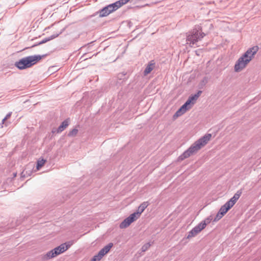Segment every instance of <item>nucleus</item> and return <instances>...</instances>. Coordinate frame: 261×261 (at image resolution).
I'll list each match as a JSON object with an SVG mask.
<instances>
[{
    "instance_id": "f257e3e1",
    "label": "nucleus",
    "mask_w": 261,
    "mask_h": 261,
    "mask_svg": "<svg viewBox=\"0 0 261 261\" xmlns=\"http://www.w3.org/2000/svg\"><path fill=\"white\" fill-rule=\"evenodd\" d=\"M212 135L211 134H206L204 136L197 140L178 157V160L182 161L197 152L208 143Z\"/></svg>"
},
{
    "instance_id": "f03ea898",
    "label": "nucleus",
    "mask_w": 261,
    "mask_h": 261,
    "mask_svg": "<svg viewBox=\"0 0 261 261\" xmlns=\"http://www.w3.org/2000/svg\"><path fill=\"white\" fill-rule=\"evenodd\" d=\"M206 34L202 32L200 25H196L193 29L187 33L186 44L191 47H195L197 43L201 41Z\"/></svg>"
},
{
    "instance_id": "7ed1b4c3",
    "label": "nucleus",
    "mask_w": 261,
    "mask_h": 261,
    "mask_svg": "<svg viewBox=\"0 0 261 261\" xmlns=\"http://www.w3.org/2000/svg\"><path fill=\"white\" fill-rule=\"evenodd\" d=\"M43 56L34 55L25 57L16 62L15 66L20 70L30 68L36 64Z\"/></svg>"
},
{
    "instance_id": "20e7f679",
    "label": "nucleus",
    "mask_w": 261,
    "mask_h": 261,
    "mask_svg": "<svg viewBox=\"0 0 261 261\" xmlns=\"http://www.w3.org/2000/svg\"><path fill=\"white\" fill-rule=\"evenodd\" d=\"M242 193V190H238L228 201L220 208V215H224L236 203Z\"/></svg>"
},
{
    "instance_id": "39448f33",
    "label": "nucleus",
    "mask_w": 261,
    "mask_h": 261,
    "mask_svg": "<svg viewBox=\"0 0 261 261\" xmlns=\"http://www.w3.org/2000/svg\"><path fill=\"white\" fill-rule=\"evenodd\" d=\"M250 61V58H246V57H244V55H243L237 61L234 65V71L236 72L240 71L246 67Z\"/></svg>"
},
{
    "instance_id": "423d86ee",
    "label": "nucleus",
    "mask_w": 261,
    "mask_h": 261,
    "mask_svg": "<svg viewBox=\"0 0 261 261\" xmlns=\"http://www.w3.org/2000/svg\"><path fill=\"white\" fill-rule=\"evenodd\" d=\"M64 245H62V244L59 246L48 252L46 254V257L50 259L66 251L67 247H65L64 248Z\"/></svg>"
},
{
    "instance_id": "0eeeda50",
    "label": "nucleus",
    "mask_w": 261,
    "mask_h": 261,
    "mask_svg": "<svg viewBox=\"0 0 261 261\" xmlns=\"http://www.w3.org/2000/svg\"><path fill=\"white\" fill-rule=\"evenodd\" d=\"M204 225H205V224H200L199 223L197 225L195 226L191 231L189 232L187 236V238L189 239L197 236L201 230L204 228Z\"/></svg>"
},
{
    "instance_id": "6e6552de",
    "label": "nucleus",
    "mask_w": 261,
    "mask_h": 261,
    "mask_svg": "<svg viewBox=\"0 0 261 261\" xmlns=\"http://www.w3.org/2000/svg\"><path fill=\"white\" fill-rule=\"evenodd\" d=\"M258 46H254L251 48H249L247 49V50L244 53V57H246V58L247 59H251V60H252V58L254 57V56L256 54L257 51L258 50Z\"/></svg>"
},
{
    "instance_id": "1a4fd4ad",
    "label": "nucleus",
    "mask_w": 261,
    "mask_h": 261,
    "mask_svg": "<svg viewBox=\"0 0 261 261\" xmlns=\"http://www.w3.org/2000/svg\"><path fill=\"white\" fill-rule=\"evenodd\" d=\"M112 11L109 8L108 5L102 9L100 10L96 13H99L100 17H103L108 16L109 14L112 13Z\"/></svg>"
},
{
    "instance_id": "9d476101",
    "label": "nucleus",
    "mask_w": 261,
    "mask_h": 261,
    "mask_svg": "<svg viewBox=\"0 0 261 261\" xmlns=\"http://www.w3.org/2000/svg\"><path fill=\"white\" fill-rule=\"evenodd\" d=\"M62 33V32L61 31L59 33H55V34H53L52 35H51L50 37L44 38L41 41L39 42L38 44L33 45L32 47H34V46H36L38 45L42 44L45 43L52 39H54L57 38L58 36H59V35L61 34Z\"/></svg>"
},
{
    "instance_id": "9b49d317",
    "label": "nucleus",
    "mask_w": 261,
    "mask_h": 261,
    "mask_svg": "<svg viewBox=\"0 0 261 261\" xmlns=\"http://www.w3.org/2000/svg\"><path fill=\"white\" fill-rule=\"evenodd\" d=\"M201 93H202L201 91H200V90L198 91L197 93L195 94L194 95H192L190 96L188 98V100L187 101H189V103L191 106L194 105V103H195L196 101L197 100L198 98L199 97V96L200 95Z\"/></svg>"
},
{
    "instance_id": "f8f14e48",
    "label": "nucleus",
    "mask_w": 261,
    "mask_h": 261,
    "mask_svg": "<svg viewBox=\"0 0 261 261\" xmlns=\"http://www.w3.org/2000/svg\"><path fill=\"white\" fill-rule=\"evenodd\" d=\"M69 119H66L63 121L61 124L57 129V133H61L63 132L69 124Z\"/></svg>"
},
{
    "instance_id": "ddd939ff",
    "label": "nucleus",
    "mask_w": 261,
    "mask_h": 261,
    "mask_svg": "<svg viewBox=\"0 0 261 261\" xmlns=\"http://www.w3.org/2000/svg\"><path fill=\"white\" fill-rule=\"evenodd\" d=\"M113 244L112 243L108 244L102 248L99 252L98 253L103 257L105 254L109 252L111 248L112 247Z\"/></svg>"
},
{
    "instance_id": "4468645a",
    "label": "nucleus",
    "mask_w": 261,
    "mask_h": 261,
    "mask_svg": "<svg viewBox=\"0 0 261 261\" xmlns=\"http://www.w3.org/2000/svg\"><path fill=\"white\" fill-rule=\"evenodd\" d=\"M154 66L155 63H154L153 61L150 62L144 71V75H146L149 74L153 70Z\"/></svg>"
},
{
    "instance_id": "2eb2a0df",
    "label": "nucleus",
    "mask_w": 261,
    "mask_h": 261,
    "mask_svg": "<svg viewBox=\"0 0 261 261\" xmlns=\"http://www.w3.org/2000/svg\"><path fill=\"white\" fill-rule=\"evenodd\" d=\"M133 222V221L131 220V219L128 216L120 223L119 227L121 229L125 228Z\"/></svg>"
},
{
    "instance_id": "dca6fc26",
    "label": "nucleus",
    "mask_w": 261,
    "mask_h": 261,
    "mask_svg": "<svg viewBox=\"0 0 261 261\" xmlns=\"http://www.w3.org/2000/svg\"><path fill=\"white\" fill-rule=\"evenodd\" d=\"M149 205L148 202L147 201L143 202L142 203L140 206L138 207V210L137 211V213H139V215L144 212L145 209Z\"/></svg>"
},
{
    "instance_id": "f3484780",
    "label": "nucleus",
    "mask_w": 261,
    "mask_h": 261,
    "mask_svg": "<svg viewBox=\"0 0 261 261\" xmlns=\"http://www.w3.org/2000/svg\"><path fill=\"white\" fill-rule=\"evenodd\" d=\"M108 6L109 8L111 10L112 12L117 10L118 8L120 7V5H119V3H118V1L112 4L109 5Z\"/></svg>"
},
{
    "instance_id": "a211bd4d",
    "label": "nucleus",
    "mask_w": 261,
    "mask_h": 261,
    "mask_svg": "<svg viewBox=\"0 0 261 261\" xmlns=\"http://www.w3.org/2000/svg\"><path fill=\"white\" fill-rule=\"evenodd\" d=\"M186 111H185L184 109H182L181 107H180L174 114L173 118H177L179 116H180L181 115H183L184 113H185Z\"/></svg>"
},
{
    "instance_id": "6ab92c4d",
    "label": "nucleus",
    "mask_w": 261,
    "mask_h": 261,
    "mask_svg": "<svg viewBox=\"0 0 261 261\" xmlns=\"http://www.w3.org/2000/svg\"><path fill=\"white\" fill-rule=\"evenodd\" d=\"M186 111H185L184 109H182L181 107H180L174 114L173 118H177L179 116H180L181 115H183L184 113H185Z\"/></svg>"
},
{
    "instance_id": "aec40b11",
    "label": "nucleus",
    "mask_w": 261,
    "mask_h": 261,
    "mask_svg": "<svg viewBox=\"0 0 261 261\" xmlns=\"http://www.w3.org/2000/svg\"><path fill=\"white\" fill-rule=\"evenodd\" d=\"M129 217L130 219H131V220L133 221V222H134L137 219H138L140 217V216L139 215V213L135 212L130 214Z\"/></svg>"
},
{
    "instance_id": "412c9836",
    "label": "nucleus",
    "mask_w": 261,
    "mask_h": 261,
    "mask_svg": "<svg viewBox=\"0 0 261 261\" xmlns=\"http://www.w3.org/2000/svg\"><path fill=\"white\" fill-rule=\"evenodd\" d=\"M46 160L42 159L37 161L36 168L39 170L45 164Z\"/></svg>"
},
{
    "instance_id": "4be33fe9",
    "label": "nucleus",
    "mask_w": 261,
    "mask_h": 261,
    "mask_svg": "<svg viewBox=\"0 0 261 261\" xmlns=\"http://www.w3.org/2000/svg\"><path fill=\"white\" fill-rule=\"evenodd\" d=\"M182 109H184L185 111H187L190 109L192 106L189 103V101H186V102L181 107Z\"/></svg>"
},
{
    "instance_id": "5701e85b",
    "label": "nucleus",
    "mask_w": 261,
    "mask_h": 261,
    "mask_svg": "<svg viewBox=\"0 0 261 261\" xmlns=\"http://www.w3.org/2000/svg\"><path fill=\"white\" fill-rule=\"evenodd\" d=\"M212 220V218H211V216H210V217H207V218H206L205 219H204V220L202 221L200 223V224H205V225H204V228H205L206 226V225L211 222Z\"/></svg>"
},
{
    "instance_id": "b1692460",
    "label": "nucleus",
    "mask_w": 261,
    "mask_h": 261,
    "mask_svg": "<svg viewBox=\"0 0 261 261\" xmlns=\"http://www.w3.org/2000/svg\"><path fill=\"white\" fill-rule=\"evenodd\" d=\"M77 133L78 129L75 128L69 132L68 136L69 137H74L77 135Z\"/></svg>"
},
{
    "instance_id": "393cba45",
    "label": "nucleus",
    "mask_w": 261,
    "mask_h": 261,
    "mask_svg": "<svg viewBox=\"0 0 261 261\" xmlns=\"http://www.w3.org/2000/svg\"><path fill=\"white\" fill-rule=\"evenodd\" d=\"M151 244L150 243H147L145 244L141 248V250L142 252H145L148 249V248L150 247Z\"/></svg>"
},
{
    "instance_id": "a878e982",
    "label": "nucleus",
    "mask_w": 261,
    "mask_h": 261,
    "mask_svg": "<svg viewBox=\"0 0 261 261\" xmlns=\"http://www.w3.org/2000/svg\"><path fill=\"white\" fill-rule=\"evenodd\" d=\"M102 258V256L98 253L96 255L93 256L91 261H100Z\"/></svg>"
},
{
    "instance_id": "bb28decb",
    "label": "nucleus",
    "mask_w": 261,
    "mask_h": 261,
    "mask_svg": "<svg viewBox=\"0 0 261 261\" xmlns=\"http://www.w3.org/2000/svg\"><path fill=\"white\" fill-rule=\"evenodd\" d=\"M73 241H69L62 244V245H64V247L65 248V247H66L67 250L73 244Z\"/></svg>"
},
{
    "instance_id": "cd10ccee",
    "label": "nucleus",
    "mask_w": 261,
    "mask_h": 261,
    "mask_svg": "<svg viewBox=\"0 0 261 261\" xmlns=\"http://www.w3.org/2000/svg\"><path fill=\"white\" fill-rule=\"evenodd\" d=\"M223 216V215H220V213L218 212V214H217V215L216 216V217H215L214 219V221H219L220 219H221L222 218V217Z\"/></svg>"
},
{
    "instance_id": "c85d7f7f",
    "label": "nucleus",
    "mask_w": 261,
    "mask_h": 261,
    "mask_svg": "<svg viewBox=\"0 0 261 261\" xmlns=\"http://www.w3.org/2000/svg\"><path fill=\"white\" fill-rule=\"evenodd\" d=\"M130 0H119L118 1V3H119V5H120V7L123 6V5L126 4Z\"/></svg>"
},
{
    "instance_id": "c756f323",
    "label": "nucleus",
    "mask_w": 261,
    "mask_h": 261,
    "mask_svg": "<svg viewBox=\"0 0 261 261\" xmlns=\"http://www.w3.org/2000/svg\"><path fill=\"white\" fill-rule=\"evenodd\" d=\"M11 115H12V112H9L5 116V119H6L7 120L8 119H9L11 117Z\"/></svg>"
},
{
    "instance_id": "7c9ffc66",
    "label": "nucleus",
    "mask_w": 261,
    "mask_h": 261,
    "mask_svg": "<svg viewBox=\"0 0 261 261\" xmlns=\"http://www.w3.org/2000/svg\"><path fill=\"white\" fill-rule=\"evenodd\" d=\"M13 178H11V179H9V178H8V180H9L11 181L13 178H15V177L16 176V175H17V173H16V172H14V173H13Z\"/></svg>"
},
{
    "instance_id": "2f4dec72",
    "label": "nucleus",
    "mask_w": 261,
    "mask_h": 261,
    "mask_svg": "<svg viewBox=\"0 0 261 261\" xmlns=\"http://www.w3.org/2000/svg\"><path fill=\"white\" fill-rule=\"evenodd\" d=\"M57 128H54L52 130V133H57Z\"/></svg>"
},
{
    "instance_id": "473e14b6",
    "label": "nucleus",
    "mask_w": 261,
    "mask_h": 261,
    "mask_svg": "<svg viewBox=\"0 0 261 261\" xmlns=\"http://www.w3.org/2000/svg\"><path fill=\"white\" fill-rule=\"evenodd\" d=\"M24 177V172H22L21 173V177L22 178V177Z\"/></svg>"
},
{
    "instance_id": "72a5a7b5",
    "label": "nucleus",
    "mask_w": 261,
    "mask_h": 261,
    "mask_svg": "<svg viewBox=\"0 0 261 261\" xmlns=\"http://www.w3.org/2000/svg\"><path fill=\"white\" fill-rule=\"evenodd\" d=\"M7 119H5V117L2 120V123L4 124L5 122V121Z\"/></svg>"
},
{
    "instance_id": "f704fd0d",
    "label": "nucleus",
    "mask_w": 261,
    "mask_h": 261,
    "mask_svg": "<svg viewBox=\"0 0 261 261\" xmlns=\"http://www.w3.org/2000/svg\"><path fill=\"white\" fill-rule=\"evenodd\" d=\"M213 24L210 23V29H211L212 28H213Z\"/></svg>"
},
{
    "instance_id": "c9c22d12",
    "label": "nucleus",
    "mask_w": 261,
    "mask_h": 261,
    "mask_svg": "<svg viewBox=\"0 0 261 261\" xmlns=\"http://www.w3.org/2000/svg\"><path fill=\"white\" fill-rule=\"evenodd\" d=\"M203 82H206V80H204L203 81Z\"/></svg>"
}]
</instances>
